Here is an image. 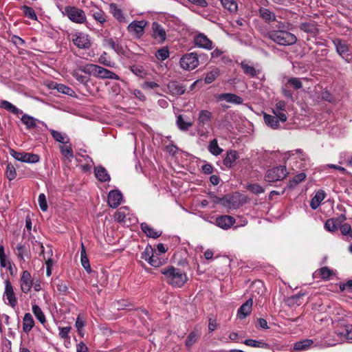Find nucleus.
Wrapping results in <instances>:
<instances>
[{
    "mask_svg": "<svg viewBox=\"0 0 352 352\" xmlns=\"http://www.w3.org/2000/svg\"><path fill=\"white\" fill-rule=\"evenodd\" d=\"M165 281L173 287H181L187 281V276L180 269L168 266L161 270Z\"/></svg>",
    "mask_w": 352,
    "mask_h": 352,
    "instance_id": "nucleus-1",
    "label": "nucleus"
},
{
    "mask_svg": "<svg viewBox=\"0 0 352 352\" xmlns=\"http://www.w3.org/2000/svg\"><path fill=\"white\" fill-rule=\"evenodd\" d=\"M80 69L85 74L88 75H93L98 78H107L117 80H120L118 75L107 69L97 65L87 64L85 66L80 67Z\"/></svg>",
    "mask_w": 352,
    "mask_h": 352,
    "instance_id": "nucleus-2",
    "label": "nucleus"
},
{
    "mask_svg": "<svg viewBox=\"0 0 352 352\" xmlns=\"http://www.w3.org/2000/svg\"><path fill=\"white\" fill-rule=\"evenodd\" d=\"M268 36L271 40L280 45H290L297 41L294 34L287 31L273 30L268 33Z\"/></svg>",
    "mask_w": 352,
    "mask_h": 352,
    "instance_id": "nucleus-3",
    "label": "nucleus"
},
{
    "mask_svg": "<svg viewBox=\"0 0 352 352\" xmlns=\"http://www.w3.org/2000/svg\"><path fill=\"white\" fill-rule=\"evenodd\" d=\"M63 13V14L66 15L72 22L76 23H84L87 21L85 12L75 6H66L65 8V11Z\"/></svg>",
    "mask_w": 352,
    "mask_h": 352,
    "instance_id": "nucleus-4",
    "label": "nucleus"
},
{
    "mask_svg": "<svg viewBox=\"0 0 352 352\" xmlns=\"http://www.w3.org/2000/svg\"><path fill=\"white\" fill-rule=\"evenodd\" d=\"M287 172L285 166H279L269 169L265 175V180L267 182H275L283 180L286 177Z\"/></svg>",
    "mask_w": 352,
    "mask_h": 352,
    "instance_id": "nucleus-5",
    "label": "nucleus"
},
{
    "mask_svg": "<svg viewBox=\"0 0 352 352\" xmlns=\"http://www.w3.org/2000/svg\"><path fill=\"white\" fill-rule=\"evenodd\" d=\"M10 154L16 160L22 162L34 164L38 162L40 160L38 155L26 152H18L14 149L10 150Z\"/></svg>",
    "mask_w": 352,
    "mask_h": 352,
    "instance_id": "nucleus-6",
    "label": "nucleus"
},
{
    "mask_svg": "<svg viewBox=\"0 0 352 352\" xmlns=\"http://www.w3.org/2000/svg\"><path fill=\"white\" fill-rule=\"evenodd\" d=\"M242 203L241 195L239 192L228 194L223 196V208L226 209H236Z\"/></svg>",
    "mask_w": 352,
    "mask_h": 352,
    "instance_id": "nucleus-7",
    "label": "nucleus"
},
{
    "mask_svg": "<svg viewBox=\"0 0 352 352\" xmlns=\"http://www.w3.org/2000/svg\"><path fill=\"white\" fill-rule=\"evenodd\" d=\"M199 65V60L196 53H188L184 55L180 59L181 67L186 70H192Z\"/></svg>",
    "mask_w": 352,
    "mask_h": 352,
    "instance_id": "nucleus-8",
    "label": "nucleus"
},
{
    "mask_svg": "<svg viewBox=\"0 0 352 352\" xmlns=\"http://www.w3.org/2000/svg\"><path fill=\"white\" fill-rule=\"evenodd\" d=\"M332 43L336 47V52L342 58L346 59L349 56L350 52V46L346 41L339 38H335L332 39Z\"/></svg>",
    "mask_w": 352,
    "mask_h": 352,
    "instance_id": "nucleus-9",
    "label": "nucleus"
},
{
    "mask_svg": "<svg viewBox=\"0 0 352 352\" xmlns=\"http://www.w3.org/2000/svg\"><path fill=\"white\" fill-rule=\"evenodd\" d=\"M72 41L74 44L80 49H89L91 45L89 36L82 32L73 35Z\"/></svg>",
    "mask_w": 352,
    "mask_h": 352,
    "instance_id": "nucleus-10",
    "label": "nucleus"
},
{
    "mask_svg": "<svg viewBox=\"0 0 352 352\" xmlns=\"http://www.w3.org/2000/svg\"><path fill=\"white\" fill-rule=\"evenodd\" d=\"M264 291L265 287L263 283L260 280H256L250 284L249 289L246 290L243 296L250 294V296H252L256 299L257 296L261 295Z\"/></svg>",
    "mask_w": 352,
    "mask_h": 352,
    "instance_id": "nucleus-11",
    "label": "nucleus"
},
{
    "mask_svg": "<svg viewBox=\"0 0 352 352\" xmlns=\"http://www.w3.org/2000/svg\"><path fill=\"white\" fill-rule=\"evenodd\" d=\"M152 36L159 43H163L166 38V32L164 28L157 22L152 23Z\"/></svg>",
    "mask_w": 352,
    "mask_h": 352,
    "instance_id": "nucleus-12",
    "label": "nucleus"
},
{
    "mask_svg": "<svg viewBox=\"0 0 352 352\" xmlns=\"http://www.w3.org/2000/svg\"><path fill=\"white\" fill-rule=\"evenodd\" d=\"M346 219L344 214H340L337 218L329 219L325 222L324 228L329 232H336Z\"/></svg>",
    "mask_w": 352,
    "mask_h": 352,
    "instance_id": "nucleus-13",
    "label": "nucleus"
},
{
    "mask_svg": "<svg viewBox=\"0 0 352 352\" xmlns=\"http://www.w3.org/2000/svg\"><path fill=\"white\" fill-rule=\"evenodd\" d=\"M4 296L8 301V304L12 307H14L17 304V300L15 297L14 289L11 282L9 280L5 281V292Z\"/></svg>",
    "mask_w": 352,
    "mask_h": 352,
    "instance_id": "nucleus-14",
    "label": "nucleus"
},
{
    "mask_svg": "<svg viewBox=\"0 0 352 352\" xmlns=\"http://www.w3.org/2000/svg\"><path fill=\"white\" fill-rule=\"evenodd\" d=\"M108 204L111 208H116L122 199V194L118 190H112L108 194Z\"/></svg>",
    "mask_w": 352,
    "mask_h": 352,
    "instance_id": "nucleus-15",
    "label": "nucleus"
},
{
    "mask_svg": "<svg viewBox=\"0 0 352 352\" xmlns=\"http://www.w3.org/2000/svg\"><path fill=\"white\" fill-rule=\"evenodd\" d=\"M215 223L217 226L228 230L235 223V219L230 215H221L216 218Z\"/></svg>",
    "mask_w": 352,
    "mask_h": 352,
    "instance_id": "nucleus-16",
    "label": "nucleus"
},
{
    "mask_svg": "<svg viewBox=\"0 0 352 352\" xmlns=\"http://www.w3.org/2000/svg\"><path fill=\"white\" fill-rule=\"evenodd\" d=\"M21 288L23 292L28 293L32 287V280L30 273L24 271L20 279Z\"/></svg>",
    "mask_w": 352,
    "mask_h": 352,
    "instance_id": "nucleus-17",
    "label": "nucleus"
},
{
    "mask_svg": "<svg viewBox=\"0 0 352 352\" xmlns=\"http://www.w3.org/2000/svg\"><path fill=\"white\" fill-rule=\"evenodd\" d=\"M196 45L199 47L210 50L212 48V41L204 34H198L194 39Z\"/></svg>",
    "mask_w": 352,
    "mask_h": 352,
    "instance_id": "nucleus-18",
    "label": "nucleus"
},
{
    "mask_svg": "<svg viewBox=\"0 0 352 352\" xmlns=\"http://www.w3.org/2000/svg\"><path fill=\"white\" fill-rule=\"evenodd\" d=\"M299 28L300 30L311 34L314 36H316L319 33V29L318 28L317 23L315 21L302 23L300 25Z\"/></svg>",
    "mask_w": 352,
    "mask_h": 352,
    "instance_id": "nucleus-19",
    "label": "nucleus"
},
{
    "mask_svg": "<svg viewBox=\"0 0 352 352\" xmlns=\"http://www.w3.org/2000/svg\"><path fill=\"white\" fill-rule=\"evenodd\" d=\"M168 89L173 95H182L186 91V86L178 81H170L168 84Z\"/></svg>",
    "mask_w": 352,
    "mask_h": 352,
    "instance_id": "nucleus-20",
    "label": "nucleus"
},
{
    "mask_svg": "<svg viewBox=\"0 0 352 352\" xmlns=\"http://www.w3.org/2000/svg\"><path fill=\"white\" fill-rule=\"evenodd\" d=\"M146 25V22L145 21H134L131 23L127 29L129 32H133L137 35L140 36L144 32V28Z\"/></svg>",
    "mask_w": 352,
    "mask_h": 352,
    "instance_id": "nucleus-21",
    "label": "nucleus"
},
{
    "mask_svg": "<svg viewBox=\"0 0 352 352\" xmlns=\"http://www.w3.org/2000/svg\"><path fill=\"white\" fill-rule=\"evenodd\" d=\"M142 232L148 237L157 239L162 235L161 231H157L153 228L151 227L148 223L144 222L140 225Z\"/></svg>",
    "mask_w": 352,
    "mask_h": 352,
    "instance_id": "nucleus-22",
    "label": "nucleus"
},
{
    "mask_svg": "<svg viewBox=\"0 0 352 352\" xmlns=\"http://www.w3.org/2000/svg\"><path fill=\"white\" fill-rule=\"evenodd\" d=\"M109 11L114 18H116L120 23H125L126 19L124 16L122 10L118 8V5L111 3L109 5Z\"/></svg>",
    "mask_w": 352,
    "mask_h": 352,
    "instance_id": "nucleus-23",
    "label": "nucleus"
},
{
    "mask_svg": "<svg viewBox=\"0 0 352 352\" xmlns=\"http://www.w3.org/2000/svg\"><path fill=\"white\" fill-rule=\"evenodd\" d=\"M94 173L96 178L101 182H109L111 179L105 168L102 166L95 167Z\"/></svg>",
    "mask_w": 352,
    "mask_h": 352,
    "instance_id": "nucleus-24",
    "label": "nucleus"
},
{
    "mask_svg": "<svg viewBox=\"0 0 352 352\" xmlns=\"http://www.w3.org/2000/svg\"><path fill=\"white\" fill-rule=\"evenodd\" d=\"M219 100H226L228 102L233 104H241L242 102L241 98L234 94H221L218 96Z\"/></svg>",
    "mask_w": 352,
    "mask_h": 352,
    "instance_id": "nucleus-25",
    "label": "nucleus"
},
{
    "mask_svg": "<svg viewBox=\"0 0 352 352\" xmlns=\"http://www.w3.org/2000/svg\"><path fill=\"white\" fill-rule=\"evenodd\" d=\"M325 198L324 191L320 190L316 192L314 197L311 199L310 202V206L312 209H317L320 205L321 201Z\"/></svg>",
    "mask_w": 352,
    "mask_h": 352,
    "instance_id": "nucleus-26",
    "label": "nucleus"
},
{
    "mask_svg": "<svg viewBox=\"0 0 352 352\" xmlns=\"http://www.w3.org/2000/svg\"><path fill=\"white\" fill-rule=\"evenodd\" d=\"M91 14L93 18L100 25H103L107 21V16L103 10L96 8L91 10Z\"/></svg>",
    "mask_w": 352,
    "mask_h": 352,
    "instance_id": "nucleus-27",
    "label": "nucleus"
},
{
    "mask_svg": "<svg viewBox=\"0 0 352 352\" xmlns=\"http://www.w3.org/2000/svg\"><path fill=\"white\" fill-rule=\"evenodd\" d=\"M21 120L23 124L26 126L28 129H33L36 127L37 120L28 114L22 116Z\"/></svg>",
    "mask_w": 352,
    "mask_h": 352,
    "instance_id": "nucleus-28",
    "label": "nucleus"
},
{
    "mask_svg": "<svg viewBox=\"0 0 352 352\" xmlns=\"http://www.w3.org/2000/svg\"><path fill=\"white\" fill-rule=\"evenodd\" d=\"M337 334L343 336L347 340H352V324H346L339 328Z\"/></svg>",
    "mask_w": 352,
    "mask_h": 352,
    "instance_id": "nucleus-29",
    "label": "nucleus"
},
{
    "mask_svg": "<svg viewBox=\"0 0 352 352\" xmlns=\"http://www.w3.org/2000/svg\"><path fill=\"white\" fill-rule=\"evenodd\" d=\"M34 322L32 315L30 313H26L23 320V329L25 332H29L34 327Z\"/></svg>",
    "mask_w": 352,
    "mask_h": 352,
    "instance_id": "nucleus-30",
    "label": "nucleus"
},
{
    "mask_svg": "<svg viewBox=\"0 0 352 352\" xmlns=\"http://www.w3.org/2000/svg\"><path fill=\"white\" fill-rule=\"evenodd\" d=\"M258 12L260 16L265 21L270 22L276 21L275 14L270 10L265 8H261Z\"/></svg>",
    "mask_w": 352,
    "mask_h": 352,
    "instance_id": "nucleus-31",
    "label": "nucleus"
},
{
    "mask_svg": "<svg viewBox=\"0 0 352 352\" xmlns=\"http://www.w3.org/2000/svg\"><path fill=\"white\" fill-rule=\"evenodd\" d=\"M212 118V114L210 111L202 110L199 112L198 117V124L199 126H204L208 124Z\"/></svg>",
    "mask_w": 352,
    "mask_h": 352,
    "instance_id": "nucleus-32",
    "label": "nucleus"
},
{
    "mask_svg": "<svg viewBox=\"0 0 352 352\" xmlns=\"http://www.w3.org/2000/svg\"><path fill=\"white\" fill-rule=\"evenodd\" d=\"M307 177L305 173H300L295 175L292 179H290L287 184V187L289 188H294L298 184L303 182Z\"/></svg>",
    "mask_w": 352,
    "mask_h": 352,
    "instance_id": "nucleus-33",
    "label": "nucleus"
},
{
    "mask_svg": "<svg viewBox=\"0 0 352 352\" xmlns=\"http://www.w3.org/2000/svg\"><path fill=\"white\" fill-rule=\"evenodd\" d=\"M313 340L306 339L296 342L294 345V349L296 351H304L309 349L313 344Z\"/></svg>",
    "mask_w": 352,
    "mask_h": 352,
    "instance_id": "nucleus-34",
    "label": "nucleus"
},
{
    "mask_svg": "<svg viewBox=\"0 0 352 352\" xmlns=\"http://www.w3.org/2000/svg\"><path fill=\"white\" fill-rule=\"evenodd\" d=\"M200 332L197 329H194L187 337V339L185 342V344L187 347H190L195 343L197 342L199 338L200 337Z\"/></svg>",
    "mask_w": 352,
    "mask_h": 352,
    "instance_id": "nucleus-35",
    "label": "nucleus"
},
{
    "mask_svg": "<svg viewBox=\"0 0 352 352\" xmlns=\"http://www.w3.org/2000/svg\"><path fill=\"white\" fill-rule=\"evenodd\" d=\"M0 108L4 109L7 110L8 111L17 115L19 113H21V111L14 105H13L12 103L7 100H2L0 101Z\"/></svg>",
    "mask_w": 352,
    "mask_h": 352,
    "instance_id": "nucleus-36",
    "label": "nucleus"
},
{
    "mask_svg": "<svg viewBox=\"0 0 352 352\" xmlns=\"http://www.w3.org/2000/svg\"><path fill=\"white\" fill-rule=\"evenodd\" d=\"M80 256H81V264H82V267L85 268V270L88 273H90L91 272V267L89 265L88 257L86 254L85 248L82 243L81 245Z\"/></svg>",
    "mask_w": 352,
    "mask_h": 352,
    "instance_id": "nucleus-37",
    "label": "nucleus"
},
{
    "mask_svg": "<svg viewBox=\"0 0 352 352\" xmlns=\"http://www.w3.org/2000/svg\"><path fill=\"white\" fill-rule=\"evenodd\" d=\"M176 124L178 128L183 131H186L190 127L192 126V122L190 121H185L182 115L177 117Z\"/></svg>",
    "mask_w": 352,
    "mask_h": 352,
    "instance_id": "nucleus-38",
    "label": "nucleus"
},
{
    "mask_svg": "<svg viewBox=\"0 0 352 352\" xmlns=\"http://www.w3.org/2000/svg\"><path fill=\"white\" fill-rule=\"evenodd\" d=\"M50 131L52 136L56 142L63 144H67L69 142V139L67 138L66 135L63 134L62 133L54 129H50Z\"/></svg>",
    "mask_w": 352,
    "mask_h": 352,
    "instance_id": "nucleus-39",
    "label": "nucleus"
},
{
    "mask_svg": "<svg viewBox=\"0 0 352 352\" xmlns=\"http://www.w3.org/2000/svg\"><path fill=\"white\" fill-rule=\"evenodd\" d=\"M208 151L213 155L217 156L222 153L223 150L218 145L217 139H213L209 142Z\"/></svg>",
    "mask_w": 352,
    "mask_h": 352,
    "instance_id": "nucleus-40",
    "label": "nucleus"
},
{
    "mask_svg": "<svg viewBox=\"0 0 352 352\" xmlns=\"http://www.w3.org/2000/svg\"><path fill=\"white\" fill-rule=\"evenodd\" d=\"M243 344H245L247 346H252V347H259V348H264V349H268L270 347V345L265 342H264L262 340H256L253 339H246L243 341Z\"/></svg>",
    "mask_w": 352,
    "mask_h": 352,
    "instance_id": "nucleus-41",
    "label": "nucleus"
},
{
    "mask_svg": "<svg viewBox=\"0 0 352 352\" xmlns=\"http://www.w3.org/2000/svg\"><path fill=\"white\" fill-rule=\"evenodd\" d=\"M265 123L272 129H277L279 126V122L276 117L265 113L264 114Z\"/></svg>",
    "mask_w": 352,
    "mask_h": 352,
    "instance_id": "nucleus-42",
    "label": "nucleus"
},
{
    "mask_svg": "<svg viewBox=\"0 0 352 352\" xmlns=\"http://www.w3.org/2000/svg\"><path fill=\"white\" fill-rule=\"evenodd\" d=\"M238 157V155L236 151H230L228 152L226 157L223 160V164L227 167H231L233 165V163L236 161Z\"/></svg>",
    "mask_w": 352,
    "mask_h": 352,
    "instance_id": "nucleus-43",
    "label": "nucleus"
},
{
    "mask_svg": "<svg viewBox=\"0 0 352 352\" xmlns=\"http://www.w3.org/2000/svg\"><path fill=\"white\" fill-rule=\"evenodd\" d=\"M6 176L10 180L12 181L16 177V171L15 166L10 162H8L6 165Z\"/></svg>",
    "mask_w": 352,
    "mask_h": 352,
    "instance_id": "nucleus-44",
    "label": "nucleus"
},
{
    "mask_svg": "<svg viewBox=\"0 0 352 352\" xmlns=\"http://www.w3.org/2000/svg\"><path fill=\"white\" fill-rule=\"evenodd\" d=\"M245 296L248 297V296ZM254 298L252 296H248V298L243 302V318L251 314Z\"/></svg>",
    "mask_w": 352,
    "mask_h": 352,
    "instance_id": "nucleus-45",
    "label": "nucleus"
},
{
    "mask_svg": "<svg viewBox=\"0 0 352 352\" xmlns=\"http://www.w3.org/2000/svg\"><path fill=\"white\" fill-rule=\"evenodd\" d=\"M221 4L224 8L230 12H234L238 9V5L234 0H221Z\"/></svg>",
    "mask_w": 352,
    "mask_h": 352,
    "instance_id": "nucleus-46",
    "label": "nucleus"
},
{
    "mask_svg": "<svg viewBox=\"0 0 352 352\" xmlns=\"http://www.w3.org/2000/svg\"><path fill=\"white\" fill-rule=\"evenodd\" d=\"M243 73L249 75L250 77H256L261 73V69L247 64H243Z\"/></svg>",
    "mask_w": 352,
    "mask_h": 352,
    "instance_id": "nucleus-47",
    "label": "nucleus"
},
{
    "mask_svg": "<svg viewBox=\"0 0 352 352\" xmlns=\"http://www.w3.org/2000/svg\"><path fill=\"white\" fill-rule=\"evenodd\" d=\"M16 255L18 257H19L21 259L24 260V256H28L29 254V250L28 248L26 247L25 245L19 243L16 247Z\"/></svg>",
    "mask_w": 352,
    "mask_h": 352,
    "instance_id": "nucleus-48",
    "label": "nucleus"
},
{
    "mask_svg": "<svg viewBox=\"0 0 352 352\" xmlns=\"http://www.w3.org/2000/svg\"><path fill=\"white\" fill-rule=\"evenodd\" d=\"M286 87H292L294 89H300L302 87V83L298 78H290L286 82Z\"/></svg>",
    "mask_w": 352,
    "mask_h": 352,
    "instance_id": "nucleus-49",
    "label": "nucleus"
},
{
    "mask_svg": "<svg viewBox=\"0 0 352 352\" xmlns=\"http://www.w3.org/2000/svg\"><path fill=\"white\" fill-rule=\"evenodd\" d=\"M82 72L80 68L78 70H74L72 74V76L74 77L80 83L83 85H87V83L89 80V78L87 76H84L80 73Z\"/></svg>",
    "mask_w": 352,
    "mask_h": 352,
    "instance_id": "nucleus-50",
    "label": "nucleus"
},
{
    "mask_svg": "<svg viewBox=\"0 0 352 352\" xmlns=\"http://www.w3.org/2000/svg\"><path fill=\"white\" fill-rule=\"evenodd\" d=\"M130 70L133 74L140 78H144L147 72L141 65H132L130 67Z\"/></svg>",
    "mask_w": 352,
    "mask_h": 352,
    "instance_id": "nucleus-51",
    "label": "nucleus"
},
{
    "mask_svg": "<svg viewBox=\"0 0 352 352\" xmlns=\"http://www.w3.org/2000/svg\"><path fill=\"white\" fill-rule=\"evenodd\" d=\"M32 311L38 320L41 323L44 324L45 322V317L40 307L36 305H33Z\"/></svg>",
    "mask_w": 352,
    "mask_h": 352,
    "instance_id": "nucleus-52",
    "label": "nucleus"
},
{
    "mask_svg": "<svg viewBox=\"0 0 352 352\" xmlns=\"http://www.w3.org/2000/svg\"><path fill=\"white\" fill-rule=\"evenodd\" d=\"M55 88L57 89L58 92L70 96H72L75 94L74 91L72 89L63 84H56Z\"/></svg>",
    "mask_w": 352,
    "mask_h": 352,
    "instance_id": "nucleus-53",
    "label": "nucleus"
},
{
    "mask_svg": "<svg viewBox=\"0 0 352 352\" xmlns=\"http://www.w3.org/2000/svg\"><path fill=\"white\" fill-rule=\"evenodd\" d=\"M21 10H23L25 16H27L28 18L32 20H37L36 14L33 8L28 7L27 6H23L21 7Z\"/></svg>",
    "mask_w": 352,
    "mask_h": 352,
    "instance_id": "nucleus-54",
    "label": "nucleus"
},
{
    "mask_svg": "<svg viewBox=\"0 0 352 352\" xmlns=\"http://www.w3.org/2000/svg\"><path fill=\"white\" fill-rule=\"evenodd\" d=\"M169 56V51L168 47H164L158 50L155 52V57L160 60H164Z\"/></svg>",
    "mask_w": 352,
    "mask_h": 352,
    "instance_id": "nucleus-55",
    "label": "nucleus"
},
{
    "mask_svg": "<svg viewBox=\"0 0 352 352\" xmlns=\"http://www.w3.org/2000/svg\"><path fill=\"white\" fill-rule=\"evenodd\" d=\"M318 273L321 278L324 280H329L333 275V271L326 266L319 269Z\"/></svg>",
    "mask_w": 352,
    "mask_h": 352,
    "instance_id": "nucleus-56",
    "label": "nucleus"
},
{
    "mask_svg": "<svg viewBox=\"0 0 352 352\" xmlns=\"http://www.w3.org/2000/svg\"><path fill=\"white\" fill-rule=\"evenodd\" d=\"M60 150L61 154L66 158L70 160L74 157L73 150L71 146H60Z\"/></svg>",
    "mask_w": 352,
    "mask_h": 352,
    "instance_id": "nucleus-57",
    "label": "nucleus"
},
{
    "mask_svg": "<svg viewBox=\"0 0 352 352\" xmlns=\"http://www.w3.org/2000/svg\"><path fill=\"white\" fill-rule=\"evenodd\" d=\"M219 72L218 69L212 70L208 72L205 78V82L207 84H210L212 82L219 76Z\"/></svg>",
    "mask_w": 352,
    "mask_h": 352,
    "instance_id": "nucleus-58",
    "label": "nucleus"
},
{
    "mask_svg": "<svg viewBox=\"0 0 352 352\" xmlns=\"http://www.w3.org/2000/svg\"><path fill=\"white\" fill-rule=\"evenodd\" d=\"M208 197L211 202L214 204V205H220L223 207V197H217L214 192H209Z\"/></svg>",
    "mask_w": 352,
    "mask_h": 352,
    "instance_id": "nucleus-59",
    "label": "nucleus"
},
{
    "mask_svg": "<svg viewBox=\"0 0 352 352\" xmlns=\"http://www.w3.org/2000/svg\"><path fill=\"white\" fill-rule=\"evenodd\" d=\"M39 207L41 210L43 212H45L47 210L48 205L46 199V197L43 193H41L38 196V199Z\"/></svg>",
    "mask_w": 352,
    "mask_h": 352,
    "instance_id": "nucleus-60",
    "label": "nucleus"
},
{
    "mask_svg": "<svg viewBox=\"0 0 352 352\" xmlns=\"http://www.w3.org/2000/svg\"><path fill=\"white\" fill-rule=\"evenodd\" d=\"M56 288H57L58 291L61 294H64L65 295V294H66L67 293L68 287H67V285L66 284V283L64 282L63 280H58L56 283Z\"/></svg>",
    "mask_w": 352,
    "mask_h": 352,
    "instance_id": "nucleus-61",
    "label": "nucleus"
},
{
    "mask_svg": "<svg viewBox=\"0 0 352 352\" xmlns=\"http://www.w3.org/2000/svg\"><path fill=\"white\" fill-rule=\"evenodd\" d=\"M154 253V250L151 246L147 245L145 250L142 252L141 258L146 261L151 258V255Z\"/></svg>",
    "mask_w": 352,
    "mask_h": 352,
    "instance_id": "nucleus-62",
    "label": "nucleus"
},
{
    "mask_svg": "<svg viewBox=\"0 0 352 352\" xmlns=\"http://www.w3.org/2000/svg\"><path fill=\"white\" fill-rule=\"evenodd\" d=\"M247 188L252 192L254 194H260L264 192V190L262 186L258 185V184H253L248 185Z\"/></svg>",
    "mask_w": 352,
    "mask_h": 352,
    "instance_id": "nucleus-63",
    "label": "nucleus"
},
{
    "mask_svg": "<svg viewBox=\"0 0 352 352\" xmlns=\"http://www.w3.org/2000/svg\"><path fill=\"white\" fill-rule=\"evenodd\" d=\"M340 289L342 292L347 291L349 292H352V279L349 280L346 283H340Z\"/></svg>",
    "mask_w": 352,
    "mask_h": 352,
    "instance_id": "nucleus-64",
    "label": "nucleus"
}]
</instances>
